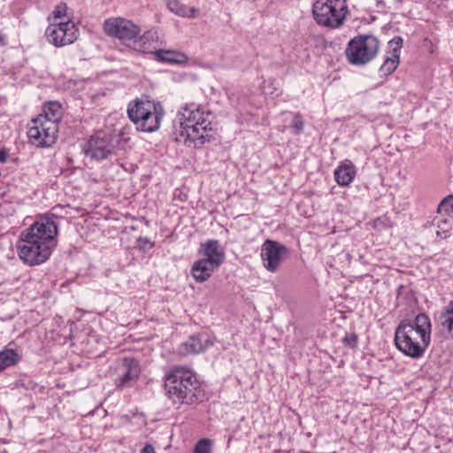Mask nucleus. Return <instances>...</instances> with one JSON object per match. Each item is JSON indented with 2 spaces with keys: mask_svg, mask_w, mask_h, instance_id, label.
<instances>
[{
  "mask_svg": "<svg viewBox=\"0 0 453 453\" xmlns=\"http://www.w3.org/2000/svg\"><path fill=\"white\" fill-rule=\"evenodd\" d=\"M180 130L176 141L187 146L201 148L216 140V131L211 125V112L202 106L191 104L184 106L178 114Z\"/></svg>",
  "mask_w": 453,
  "mask_h": 453,
  "instance_id": "obj_1",
  "label": "nucleus"
},
{
  "mask_svg": "<svg viewBox=\"0 0 453 453\" xmlns=\"http://www.w3.org/2000/svg\"><path fill=\"white\" fill-rule=\"evenodd\" d=\"M167 398L173 404L194 405L207 399L196 374L184 367H175L165 378Z\"/></svg>",
  "mask_w": 453,
  "mask_h": 453,
  "instance_id": "obj_2",
  "label": "nucleus"
},
{
  "mask_svg": "<svg viewBox=\"0 0 453 453\" xmlns=\"http://www.w3.org/2000/svg\"><path fill=\"white\" fill-rule=\"evenodd\" d=\"M127 116L139 132L153 133L159 129L165 110L158 101L142 96L129 102Z\"/></svg>",
  "mask_w": 453,
  "mask_h": 453,
  "instance_id": "obj_3",
  "label": "nucleus"
},
{
  "mask_svg": "<svg viewBox=\"0 0 453 453\" xmlns=\"http://www.w3.org/2000/svg\"><path fill=\"white\" fill-rule=\"evenodd\" d=\"M312 13L319 25L337 28L345 19L347 5L345 0H318L313 4Z\"/></svg>",
  "mask_w": 453,
  "mask_h": 453,
  "instance_id": "obj_4",
  "label": "nucleus"
},
{
  "mask_svg": "<svg viewBox=\"0 0 453 453\" xmlns=\"http://www.w3.org/2000/svg\"><path fill=\"white\" fill-rule=\"evenodd\" d=\"M417 337L418 334L413 330L411 321L403 320L395 329L394 341L396 348L405 356L419 358L424 355L429 344H426L421 340L418 342Z\"/></svg>",
  "mask_w": 453,
  "mask_h": 453,
  "instance_id": "obj_5",
  "label": "nucleus"
},
{
  "mask_svg": "<svg viewBox=\"0 0 453 453\" xmlns=\"http://www.w3.org/2000/svg\"><path fill=\"white\" fill-rule=\"evenodd\" d=\"M22 236L34 239L37 242L49 246L51 250L55 247V238L58 234V226L50 216H41L28 228L22 231Z\"/></svg>",
  "mask_w": 453,
  "mask_h": 453,
  "instance_id": "obj_6",
  "label": "nucleus"
},
{
  "mask_svg": "<svg viewBox=\"0 0 453 453\" xmlns=\"http://www.w3.org/2000/svg\"><path fill=\"white\" fill-rule=\"evenodd\" d=\"M58 126L54 121L46 119L45 116H37L32 120L27 135L30 141L41 147L51 146L58 136Z\"/></svg>",
  "mask_w": 453,
  "mask_h": 453,
  "instance_id": "obj_7",
  "label": "nucleus"
},
{
  "mask_svg": "<svg viewBox=\"0 0 453 453\" xmlns=\"http://www.w3.org/2000/svg\"><path fill=\"white\" fill-rule=\"evenodd\" d=\"M17 247L19 258L29 265L44 263L52 253V250L49 246L41 244L34 241V239L22 236V233L20 234Z\"/></svg>",
  "mask_w": 453,
  "mask_h": 453,
  "instance_id": "obj_8",
  "label": "nucleus"
},
{
  "mask_svg": "<svg viewBox=\"0 0 453 453\" xmlns=\"http://www.w3.org/2000/svg\"><path fill=\"white\" fill-rule=\"evenodd\" d=\"M141 372V365L136 358L131 357L121 358L116 367L114 386L120 390L133 388L139 380Z\"/></svg>",
  "mask_w": 453,
  "mask_h": 453,
  "instance_id": "obj_9",
  "label": "nucleus"
},
{
  "mask_svg": "<svg viewBox=\"0 0 453 453\" xmlns=\"http://www.w3.org/2000/svg\"><path fill=\"white\" fill-rule=\"evenodd\" d=\"M83 150L87 157L97 161L116 155V146L113 143V137L102 131L92 135L87 142Z\"/></svg>",
  "mask_w": 453,
  "mask_h": 453,
  "instance_id": "obj_10",
  "label": "nucleus"
},
{
  "mask_svg": "<svg viewBox=\"0 0 453 453\" xmlns=\"http://www.w3.org/2000/svg\"><path fill=\"white\" fill-rule=\"evenodd\" d=\"M104 30L109 36L133 42H136L142 32L139 26L123 18L107 19L104 23Z\"/></svg>",
  "mask_w": 453,
  "mask_h": 453,
  "instance_id": "obj_11",
  "label": "nucleus"
},
{
  "mask_svg": "<svg viewBox=\"0 0 453 453\" xmlns=\"http://www.w3.org/2000/svg\"><path fill=\"white\" fill-rule=\"evenodd\" d=\"M288 254V249L280 242L267 239L260 250V257L263 266L270 273L279 271L284 257Z\"/></svg>",
  "mask_w": 453,
  "mask_h": 453,
  "instance_id": "obj_12",
  "label": "nucleus"
},
{
  "mask_svg": "<svg viewBox=\"0 0 453 453\" xmlns=\"http://www.w3.org/2000/svg\"><path fill=\"white\" fill-rule=\"evenodd\" d=\"M77 34L78 28L71 20L50 24L45 32L49 42L56 47L73 43L77 39Z\"/></svg>",
  "mask_w": 453,
  "mask_h": 453,
  "instance_id": "obj_13",
  "label": "nucleus"
},
{
  "mask_svg": "<svg viewBox=\"0 0 453 453\" xmlns=\"http://www.w3.org/2000/svg\"><path fill=\"white\" fill-rule=\"evenodd\" d=\"M368 35L351 39L345 50L348 61L354 65H364L368 62Z\"/></svg>",
  "mask_w": 453,
  "mask_h": 453,
  "instance_id": "obj_14",
  "label": "nucleus"
},
{
  "mask_svg": "<svg viewBox=\"0 0 453 453\" xmlns=\"http://www.w3.org/2000/svg\"><path fill=\"white\" fill-rule=\"evenodd\" d=\"M213 337L207 332L194 334L180 344L179 351L182 355H195L203 352L213 345Z\"/></svg>",
  "mask_w": 453,
  "mask_h": 453,
  "instance_id": "obj_15",
  "label": "nucleus"
},
{
  "mask_svg": "<svg viewBox=\"0 0 453 453\" xmlns=\"http://www.w3.org/2000/svg\"><path fill=\"white\" fill-rule=\"evenodd\" d=\"M198 253L203 255V259L219 267L225 260V251L218 240H208L201 243Z\"/></svg>",
  "mask_w": 453,
  "mask_h": 453,
  "instance_id": "obj_16",
  "label": "nucleus"
},
{
  "mask_svg": "<svg viewBox=\"0 0 453 453\" xmlns=\"http://www.w3.org/2000/svg\"><path fill=\"white\" fill-rule=\"evenodd\" d=\"M411 326L422 342L430 344L432 325L428 315L423 312L418 313L414 320L411 321Z\"/></svg>",
  "mask_w": 453,
  "mask_h": 453,
  "instance_id": "obj_17",
  "label": "nucleus"
},
{
  "mask_svg": "<svg viewBox=\"0 0 453 453\" xmlns=\"http://www.w3.org/2000/svg\"><path fill=\"white\" fill-rule=\"evenodd\" d=\"M153 55L157 61L171 65H182L188 60L184 53L172 50H155Z\"/></svg>",
  "mask_w": 453,
  "mask_h": 453,
  "instance_id": "obj_18",
  "label": "nucleus"
},
{
  "mask_svg": "<svg viewBox=\"0 0 453 453\" xmlns=\"http://www.w3.org/2000/svg\"><path fill=\"white\" fill-rule=\"evenodd\" d=\"M217 266L201 258L194 262L190 273L196 282L206 281L211 275Z\"/></svg>",
  "mask_w": 453,
  "mask_h": 453,
  "instance_id": "obj_19",
  "label": "nucleus"
},
{
  "mask_svg": "<svg viewBox=\"0 0 453 453\" xmlns=\"http://www.w3.org/2000/svg\"><path fill=\"white\" fill-rule=\"evenodd\" d=\"M21 356L12 349L4 348L0 351V373L5 369L16 365Z\"/></svg>",
  "mask_w": 453,
  "mask_h": 453,
  "instance_id": "obj_20",
  "label": "nucleus"
},
{
  "mask_svg": "<svg viewBox=\"0 0 453 453\" xmlns=\"http://www.w3.org/2000/svg\"><path fill=\"white\" fill-rule=\"evenodd\" d=\"M355 176V170L351 165H344L337 167L334 171L336 182L341 186L349 185Z\"/></svg>",
  "mask_w": 453,
  "mask_h": 453,
  "instance_id": "obj_21",
  "label": "nucleus"
},
{
  "mask_svg": "<svg viewBox=\"0 0 453 453\" xmlns=\"http://www.w3.org/2000/svg\"><path fill=\"white\" fill-rule=\"evenodd\" d=\"M440 325L453 338V301L443 308L440 315Z\"/></svg>",
  "mask_w": 453,
  "mask_h": 453,
  "instance_id": "obj_22",
  "label": "nucleus"
},
{
  "mask_svg": "<svg viewBox=\"0 0 453 453\" xmlns=\"http://www.w3.org/2000/svg\"><path fill=\"white\" fill-rule=\"evenodd\" d=\"M169 11L178 16L184 18L195 17L196 8H189L178 0H171L167 3Z\"/></svg>",
  "mask_w": 453,
  "mask_h": 453,
  "instance_id": "obj_23",
  "label": "nucleus"
},
{
  "mask_svg": "<svg viewBox=\"0 0 453 453\" xmlns=\"http://www.w3.org/2000/svg\"><path fill=\"white\" fill-rule=\"evenodd\" d=\"M39 116H45L46 119L54 121V123L58 125V121L62 116L61 104L58 102H49L43 107V114H40Z\"/></svg>",
  "mask_w": 453,
  "mask_h": 453,
  "instance_id": "obj_24",
  "label": "nucleus"
},
{
  "mask_svg": "<svg viewBox=\"0 0 453 453\" xmlns=\"http://www.w3.org/2000/svg\"><path fill=\"white\" fill-rule=\"evenodd\" d=\"M398 64L399 54L397 53V49H392L391 56L387 57L380 68L381 75L387 76L391 74L396 69Z\"/></svg>",
  "mask_w": 453,
  "mask_h": 453,
  "instance_id": "obj_25",
  "label": "nucleus"
},
{
  "mask_svg": "<svg viewBox=\"0 0 453 453\" xmlns=\"http://www.w3.org/2000/svg\"><path fill=\"white\" fill-rule=\"evenodd\" d=\"M154 38L153 35L150 32L145 33L142 35H139L136 39L135 44H137L136 50L142 53H150L153 54L156 49L155 47H151V42H153Z\"/></svg>",
  "mask_w": 453,
  "mask_h": 453,
  "instance_id": "obj_26",
  "label": "nucleus"
},
{
  "mask_svg": "<svg viewBox=\"0 0 453 453\" xmlns=\"http://www.w3.org/2000/svg\"><path fill=\"white\" fill-rule=\"evenodd\" d=\"M437 212L441 215L447 214L453 218V196H449L441 200L437 207Z\"/></svg>",
  "mask_w": 453,
  "mask_h": 453,
  "instance_id": "obj_27",
  "label": "nucleus"
},
{
  "mask_svg": "<svg viewBox=\"0 0 453 453\" xmlns=\"http://www.w3.org/2000/svg\"><path fill=\"white\" fill-rule=\"evenodd\" d=\"M290 127L295 134H300L304 127V122L300 113H296L291 121Z\"/></svg>",
  "mask_w": 453,
  "mask_h": 453,
  "instance_id": "obj_28",
  "label": "nucleus"
},
{
  "mask_svg": "<svg viewBox=\"0 0 453 453\" xmlns=\"http://www.w3.org/2000/svg\"><path fill=\"white\" fill-rule=\"evenodd\" d=\"M212 441L210 439H201L196 444L194 453H211Z\"/></svg>",
  "mask_w": 453,
  "mask_h": 453,
  "instance_id": "obj_29",
  "label": "nucleus"
},
{
  "mask_svg": "<svg viewBox=\"0 0 453 453\" xmlns=\"http://www.w3.org/2000/svg\"><path fill=\"white\" fill-rule=\"evenodd\" d=\"M372 226L375 229L382 230L392 226V221L386 215L373 219Z\"/></svg>",
  "mask_w": 453,
  "mask_h": 453,
  "instance_id": "obj_30",
  "label": "nucleus"
},
{
  "mask_svg": "<svg viewBox=\"0 0 453 453\" xmlns=\"http://www.w3.org/2000/svg\"><path fill=\"white\" fill-rule=\"evenodd\" d=\"M138 248L139 250L146 252L154 247V242H150V240L147 237L140 236L137 239Z\"/></svg>",
  "mask_w": 453,
  "mask_h": 453,
  "instance_id": "obj_31",
  "label": "nucleus"
},
{
  "mask_svg": "<svg viewBox=\"0 0 453 453\" xmlns=\"http://www.w3.org/2000/svg\"><path fill=\"white\" fill-rule=\"evenodd\" d=\"M67 5L65 3H60L58 4L54 11H53V16L55 19H61L66 16L67 12Z\"/></svg>",
  "mask_w": 453,
  "mask_h": 453,
  "instance_id": "obj_32",
  "label": "nucleus"
},
{
  "mask_svg": "<svg viewBox=\"0 0 453 453\" xmlns=\"http://www.w3.org/2000/svg\"><path fill=\"white\" fill-rule=\"evenodd\" d=\"M391 46L395 45L393 49H397V53L400 55V49L403 45V38L401 36H395L390 42Z\"/></svg>",
  "mask_w": 453,
  "mask_h": 453,
  "instance_id": "obj_33",
  "label": "nucleus"
},
{
  "mask_svg": "<svg viewBox=\"0 0 453 453\" xmlns=\"http://www.w3.org/2000/svg\"><path fill=\"white\" fill-rule=\"evenodd\" d=\"M9 157V150L3 147L0 148V163L7 162Z\"/></svg>",
  "mask_w": 453,
  "mask_h": 453,
  "instance_id": "obj_34",
  "label": "nucleus"
},
{
  "mask_svg": "<svg viewBox=\"0 0 453 453\" xmlns=\"http://www.w3.org/2000/svg\"><path fill=\"white\" fill-rule=\"evenodd\" d=\"M437 224H438V227L442 229V231L446 232L448 230L447 227L449 225V220L447 219L439 220Z\"/></svg>",
  "mask_w": 453,
  "mask_h": 453,
  "instance_id": "obj_35",
  "label": "nucleus"
},
{
  "mask_svg": "<svg viewBox=\"0 0 453 453\" xmlns=\"http://www.w3.org/2000/svg\"><path fill=\"white\" fill-rule=\"evenodd\" d=\"M141 453H155L154 447L151 444H146L142 449Z\"/></svg>",
  "mask_w": 453,
  "mask_h": 453,
  "instance_id": "obj_36",
  "label": "nucleus"
},
{
  "mask_svg": "<svg viewBox=\"0 0 453 453\" xmlns=\"http://www.w3.org/2000/svg\"><path fill=\"white\" fill-rule=\"evenodd\" d=\"M345 341H346V342H348V343L350 345V344H352V342H353V343H354V342H356V341H357V336H356L355 334H352V335H350V336H347V337L345 338Z\"/></svg>",
  "mask_w": 453,
  "mask_h": 453,
  "instance_id": "obj_37",
  "label": "nucleus"
},
{
  "mask_svg": "<svg viewBox=\"0 0 453 453\" xmlns=\"http://www.w3.org/2000/svg\"><path fill=\"white\" fill-rule=\"evenodd\" d=\"M6 44V37L5 35L0 33V46H4Z\"/></svg>",
  "mask_w": 453,
  "mask_h": 453,
  "instance_id": "obj_38",
  "label": "nucleus"
},
{
  "mask_svg": "<svg viewBox=\"0 0 453 453\" xmlns=\"http://www.w3.org/2000/svg\"><path fill=\"white\" fill-rule=\"evenodd\" d=\"M374 19H375V18H374L373 16H370V23H371L372 20H374Z\"/></svg>",
  "mask_w": 453,
  "mask_h": 453,
  "instance_id": "obj_39",
  "label": "nucleus"
}]
</instances>
